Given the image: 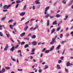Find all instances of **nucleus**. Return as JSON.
<instances>
[{"label":"nucleus","instance_id":"f257e3e1","mask_svg":"<svg viewBox=\"0 0 73 73\" xmlns=\"http://www.w3.org/2000/svg\"><path fill=\"white\" fill-rule=\"evenodd\" d=\"M49 9V6H48L45 8L44 14L45 15H46L44 17V18L45 19H47L48 17H49L50 16L49 14L47 13V11H48Z\"/></svg>","mask_w":73,"mask_h":73},{"label":"nucleus","instance_id":"f03ea898","mask_svg":"<svg viewBox=\"0 0 73 73\" xmlns=\"http://www.w3.org/2000/svg\"><path fill=\"white\" fill-rule=\"evenodd\" d=\"M12 6V5H5L3 7V9H8L9 8H10L11 6Z\"/></svg>","mask_w":73,"mask_h":73},{"label":"nucleus","instance_id":"7ed1b4c3","mask_svg":"<svg viewBox=\"0 0 73 73\" xmlns=\"http://www.w3.org/2000/svg\"><path fill=\"white\" fill-rule=\"evenodd\" d=\"M35 51V48H33L31 51L32 53H31V55L34 54Z\"/></svg>","mask_w":73,"mask_h":73},{"label":"nucleus","instance_id":"20e7f679","mask_svg":"<svg viewBox=\"0 0 73 73\" xmlns=\"http://www.w3.org/2000/svg\"><path fill=\"white\" fill-rule=\"evenodd\" d=\"M31 43L33 45L35 46V45H37V41H34L33 42H31Z\"/></svg>","mask_w":73,"mask_h":73},{"label":"nucleus","instance_id":"39448f33","mask_svg":"<svg viewBox=\"0 0 73 73\" xmlns=\"http://www.w3.org/2000/svg\"><path fill=\"white\" fill-rule=\"evenodd\" d=\"M40 0H36L35 2V3L36 5H37L38 4H40V2L39 1Z\"/></svg>","mask_w":73,"mask_h":73},{"label":"nucleus","instance_id":"423d86ee","mask_svg":"<svg viewBox=\"0 0 73 73\" xmlns=\"http://www.w3.org/2000/svg\"><path fill=\"white\" fill-rule=\"evenodd\" d=\"M8 48H9V46H8V45L7 44H6V46L4 48V50H8Z\"/></svg>","mask_w":73,"mask_h":73},{"label":"nucleus","instance_id":"0eeeda50","mask_svg":"<svg viewBox=\"0 0 73 73\" xmlns=\"http://www.w3.org/2000/svg\"><path fill=\"white\" fill-rule=\"evenodd\" d=\"M25 15V12H23L21 13L20 14V15L21 16H24Z\"/></svg>","mask_w":73,"mask_h":73},{"label":"nucleus","instance_id":"6e6552de","mask_svg":"<svg viewBox=\"0 0 73 73\" xmlns=\"http://www.w3.org/2000/svg\"><path fill=\"white\" fill-rule=\"evenodd\" d=\"M55 41L54 40V39H52V41L51 42H50V45H52L53 44L54 42H56V41Z\"/></svg>","mask_w":73,"mask_h":73},{"label":"nucleus","instance_id":"1a4fd4ad","mask_svg":"<svg viewBox=\"0 0 73 73\" xmlns=\"http://www.w3.org/2000/svg\"><path fill=\"white\" fill-rule=\"evenodd\" d=\"M69 62H67V66H71V65H73L72 64H70V63Z\"/></svg>","mask_w":73,"mask_h":73},{"label":"nucleus","instance_id":"9d476101","mask_svg":"<svg viewBox=\"0 0 73 73\" xmlns=\"http://www.w3.org/2000/svg\"><path fill=\"white\" fill-rule=\"evenodd\" d=\"M15 50V46H13L10 49V50L11 52H13Z\"/></svg>","mask_w":73,"mask_h":73},{"label":"nucleus","instance_id":"9b49d317","mask_svg":"<svg viewBox=\"0 0 73 73\" xmlns=\"http://www.w3.org/2000/svg\"><path fill=\"white\" fill-rule=\"evenodd\" d=\"M29 30L30 31H34L35 30L34 27H31L30 28Z\"/></svg>","mask_w":73,"mask_h":73},{"label":"nucleus","instance_id":"f8f14e48","mask_svg":"<svg viewBox=\"0 0 73 73\" xmlns=\"http://www.w3.org/2000/svg\"><path fill=\"white\" fill-rule=\"evenodd\" d=\"M56 31V29H53L51 31V34H53Z\"/></svg>","mask_w":73,"mask_h":73},{"label":"nucleus","instance_id":"ddd939ff","mask_svg":"<svg viewBox=\"0 0 73 73\" xmlns=\"http://www.w3.org/2000/svg\"><path fill=\"white\" fill-rule=\"evenodd\" d=\"M28 26H26L25 27V28L24 29V30L25 31H26L27 29H28Z\"/></svg>","mask_w":73,"mask_h":73},{"label":"nucleus","instance_id":"4468645a","mask_svg":"<svg viewBox=\"0 0 73 73\" xmlns=\"http://www.w3.org/2000/svg\"><path fill=\"white\" fill-rule=\"evenodd\" d=\"M50 23L49 20H47V26H49V25L50 24V23Z\"/></svg>","mask_w":73,"mask_h":73},{"label":"nucleus","instance_id":"2eb2a0df","mask_svg":"<svg viewBox=\"0 0 73 73\" xmlns=\"http://www.w3.org/2000/svg\"><path fill=\"white\" fill-rule=\"evenodd\" d=\"M31 38H32V39H35V38H36V35H34L33 36H31Z\"/></svg>","mask_w":73,"mask_h":73},{"label":"nucleus","instance_id":"dca6fc26","mask_svg":"<svg viewBox=\"0 0 73 73\" xmlns=\"http://www.w3.org/2000/svg\"><path fill=\"white\" fill-rule=\"evenodd\" d=\"M61 17V15H59V14H56V17H57V18H58V17Z\"/></svg>","mask_w":73,"mask_h":73},{"label":"nucleus","instance_id":"f3484780","mask_svg":"<svg viewBox=\"0 0 73 73\" xmlns=\"http://www.w3.org/2000/svg\"><path fill=\"white\" fill-rule=\"evenodd\" d=\"M61 47V45L60 44L57 47H56V50H58L60 49V48Z\"/></svg>","mask_w":73,"mask_h":73},{"label":"nucleus","instance_id":"a211bd4d","mask_svg":"<svg viewBox=\"0 0 73 73\" xmlns=\"http://www.w3.org/2000/svg\"><path fill=\"white\" fill-rule=\"evenodd\" d=\"M50 51V50H47L44 51L45 53H49V52Z\"/></svg>","mask_w":73,"mask_h":73},{"label":"nucleus","instance_id":"6ab92c4d","mask_svg":"<svg viewBox=\"0 0 73 73\" xmlns=\"http://www.w3.org/2000/svg\"><path fill=\"white\" fill-rule=\"evenodd\" d=\"M57 24V21H54L52 24V25H56Z\"/></svg>","mask_w":73,"mask_h":73},{"label":"nucleus","instance_id":"aec40b11","mask_svg":"<svg viewBox=\"0 0 73 73\" xmlns=\"http://www.w3.org/2000/svg\"><path fill=\"white\" fill-rule=\"evenodd\" d=\"M25 35V33H23L20 35V36L21 37H23V36H24Z\"/></svg>","mask_w":73,"mask_h":73},{"label":"nucleus","instance_id":"412c9836","mask_svg":"<svg viewBox=\"0 0 73 73\" xmlns=\"http://www.w3.org/2000/svg\"><path fill=\"white\" fill-rule=\"evenodd\" d=\"M6 18V17H4L2 18L1 19V21H4V20Z\"/></svg>","mask_w":73,"mask_h":73},{"label":"nucleus","instance_id":"4be33fe9","mask_svg":"<svg viewBox=\"0 0 73 73\" xmlns=\"http://www.w3.org/2000/svg\"><path fill=\"white\" fill-rule=\"evenodd\" d=\"M54 48V46H52V47L50 49V51H52V50H53Z\"/></svg>","mask_w":73,"mask_h":73},{"label":"nucleus","instance_id":"5701e85b","mask_svg":"<svg viewBox=\"0 0 73 73\" xmlns=\"http://www.w3.org/2000/svg\"><path fill=\"white\" fill-rule=\"evenodd\" d=\"M68 15H66L65 17V19H63L64 20H67L68 18Z\"/></svg>","mask_w":73,"mask_h":73},{"label":"nucleus","instance_id":"b1692460","mask_svg":"<svg viewBox=\"0 0 73 73\" xmlns=\"http://www.w3.org/2000/svg\"><path fill=\"white\" fill-rule=\"evenodd\" d=\"M29 46V44H27L25 45L24 46L25 48H28Z\"/></svg>","mask_w":73,"mask_h":73},{"label":"nucleus","instance_id":"393cba45","mask_svg":"<svg viewBox=\"0 0 73 73\" xmlns=\"http://www.w3.org/2000/svg\"><path fill=\"white\" fill-rule=\"evenodd\" d=\"M62 3L63 4H66V1H65V0H63L62 1Z\"/></svg>","mask_w":73,"mask_h":73},{"label":"nucleus","instance_id":"a878e982","mask_svg":"<svg viewBox=\"0 0 73 73\" xmlns=\"http://www.w3.org/2000/svg\"><path fill=\"white\" fill-rule=\"evenodd\" d=\"M57 68L58 69H61V67H60L58 64H57Z\"/></svg>","mask_w":73,"mask_h":73},{"label":"nucleus","instance_id":"bb28decb","mask_svg":"<svg viewBox=\"0 0 73 73\" xmlns=\"http://www.w3.org/2000/svg\"><path fill=\"white\" fill-rule=\"evenodd\" d=\"M17 4H18L19 3H20L21 1L20 0H17L16 1Z\"/></svg>","mask_w":73,"mask_h":73},{"label":"nucleus","instance_id":"cd10ccee","mask_svg":"<svg viewBox=\"0 0 73 73\" xmlns=\"http://www.w3.org/2000/svg\"><path fill=\"white\" fill-rule=\"evenodd\" d=\"M27 8V5H25L23 8V10H25Z\"/></svg>","mask_w":73,"mask_h":73},{"label":"nucleus","instance_id":"c85d7f7f","mask_svg":"<svg viewBox=\"0 0 73 73\" xmlns=\"http://www.w3.org/2000/svg\"><path fill=\"white\" fill-rule=\"evenodd\" d=\"M48 68V66L47 65H46L45 66V68H44V69H46Z\"/></svg>","mask_w":73,"mask_h":73},{"label":"nucleus","instance_id":"c756f323","mask_svg":"<svg viewBox=\"0 0 73 73\" xmlns=\"http://www.w3.org/2000/svg\"><path fill=\"white\" fill-rule=\"evenodd\" d=\"M5 69L6 70H9V69H10V68L8 67H6L5 68Z\"/></svg>","mask_w":73,"mask_h":73},{"label":"nucleus","instance_id":"7c9ffc66","mask_svg":"<svg viewBox=\"0 0 73 73\" xmlns=\"http://www.w3.org/2000/svg\"><path fill=\"white\" fill-rule=\"evenodd\" d=\"M2 70L3 72V73H4V72H5V68H2Z\"/></svg>","mask_w":73,"mask_h":73},{"label":"nucleus","instance_id":"2f4dec72","mask_svg":"<svg viewBox=\"0 0 73 73\" xmlns=\"http://www.w3.org/2000/svg\"><path fill=\"white\" fill-rule=\"evenodd\" d=\"M11 59L13 61H16V60L12 58V56H11Z\"/></svg>","mask_w":73,"mask_h":73},{"label":"nucleus","instance_id":"473e14b6","mask_svg":"<svg viewBox=\"0 0 73 73\" xmlns=\"http://www.w3.org/2000/svg\"><path fill=\"white\" fill-rule=\"evenodd\" d=\"M9 27L11 29H12L13 28H12V27H13V25H9Z\"/></svg>","mask_w":73,"mask_h":73},{"label":"nucleus","instance_id":"72a5a7b5","mask_svg":"<svg viewBox=\"0 0 73 73\" xmlns=\"http://www.w3.org/2000/svg\"><path fill=\"white\" fill-rule=\"evenodd\" d=\"M13 19H11L8 21V23H12V22H13Z\"/></svg>","mask_w":73,"mask_h":73},{"label":"nucleus","instance_id":"f704fd0d","mask_svg":"<svg viewBox=\"0 0 73 73\" xmlns=\"http://www.w3.org/2000/svg\"><path fill=\"white\" fill-rule=\"evenodd\" d=\"M25 40H28V41H29V38L28 37L25 38Z\"/></svg>","mask_w":73,"mask_h":73},{"label":"nucleus","instance_id":"c9c22d12","mask_svg":"<svg viewBox=\"0 0 73 73\" xmlns=\"http://www.w3.org/2000/svg\"><path fill=\"white\" fill-rule=\"evenodd\" d=\"M61 29V27H59L57 29L56 31H60V29Z\"/></svg>","mask_w":73,"mask_h":73},{"label":"nucleus","instance_id":"e433bc0d","mask_svg":"<svg viewBox=\"0 0 73 73\" xmlns=\"http://www.w3.org/2000/svg\"><path fill=\"white\" fill-rule=\"evenodd\" d=\"M29 21H28L26 22L25 23V25H28V24L29 23Z\"/></svg>","mask_w":73,"mask_h":73},{"label":"nucleus","instance_id":"4c0bfd02","mask_svg":"<svg viewBox=\"0 0 73 73\" xmlns=\"http://www.w3.org/2000/svg\"><path fill=\"white\" fill-rule=\"evenodd\" d=\"M19 46V45L18 44H17L15 47V48L16 49H17V48H18Z\"/></svg>","mask_w":73,"mask_h":73},{"label":"nucleus","instance_id":"58836bf2","mask_svg":"<svg viewBox=\"0 0 73 73\" xmlns=\"http://www.w3.org/2000/svg\"><path fill=\"white\" fill-rule=\"evenodd\" d=\"M4 25H0V30H2V27H3Z\"/></svg>","mask_w":73,"mask_h":73},{"label":"nucleus","instance_id":"ea45409f","mask_svg":"<svg viewBox=\"0 0 73 73\" xmlns=\"http://www.w3.org/2000/svg\"><path fill=\"white\" fill-rule=\"evenodd\" d=\"M42 70L41 69H39V73H41V72H42Z\"/></svg>","mask_w":73,"mask_h":73},{"label":"nucleus","instance_id":"a19ab883","mask_svg":"<svg viewBox=\"0 0 73 73\" xmlns=\"http://www.w3.org/2000/svg\"><path fill=\"white\" fill-rule=\"evenodd\" d=\"M65 71L67 73H68L69 72V71H68V69H66V68H65Z\"/></svg>","mask_w":73,"mask_h":73},{"label":"nucleus","instance_id":"79ce46f5","mask_svg":"<svg viewBox=\"0 0 73 73\" xmlns=\"http://www.w3.org/2000/svg\"><path fill=\"white\" fill-rule=\"evenodd\" d=\"M33 10H35V9H36V7H35V6L34 5H33Z\"/></svg>","mask_w":73,"mask_h":73},{"label":"nucleus","instance_id":"37998d69","mask_svg":"<svg viewBox=\"0 0 73 73\" xmlns=\"http://www.w3.org/2000/svg\"><path fill=\"white\" fill-rule=\"evenodd\" d=\"M60 38H62V37H63V35L62 34H60Z\"/></svg>","mask_w":73,"mask_h":73},{"label":"nucleus","instance_id":"c03bdc74","mask_svg":"<svg viewBox=\"0 0 73 73\" xmlns=\"http://www.w3.org/2000/svg\"><path fill=\"white\" fill-rule=\"evenodd\" d=\"M38 28V26H35V27H34L35 30V29H36L37 28Z\"/></svg>","mask_w":73,"mask_h":73},{"label":"nucleus","instance_id":"a18cd8bd","mask_svg":"<svg viewBox=\"0 0 73 73\" xmlns=\"http://www.w3.org/2000/svg\"><path fill=\"white\" fill-rule=\"evenodd\" d=\"M18 53H21V50H19L18 51Z\"/></svg>","mask_w":73,"mask_h":73},{"label":"nucleus","instance_id":"49530a36","mask_svg":"<svg viewBox=\"0 0 73 73\" xmlns=\"http://www.w3.org/2000/svg\"><path fill=\"white\" fill-rule=\"evenodd\" d=\"M6 35H7V38H9V35L8 34H6Z\"/></svg>","mask_w":73,"mask_h":73},{"label":"nucleus","instance_id":"de8ad7c7","mask_svg":"<svg viewBox=\"0 0 73 73\" xmlns=\"http://www.w3.org/2000/svg\"><path fill=\"white\" fill-rule=\"evenodd\" d=\"M57 35H56V36L55 37V38H52V39H53V40H55L56 38H57Z\"/></svg>","mask_w":73,"mask_h":73},{"label":"nucleus","instance_id":"09e8293b","mask_svg":"<svg viewBox=\"0 0 73 73\" xmlns=\"http://www.w3.org/2000/svg\"><path fill=\"white\" fill-rule=\"evenodd\" d=\"M61 62H62V60H59L58 61V63L59 64H60Z\"/></svg>","mask_w":73,"mask_h":73},{"label":"nucleus","instance_id":"8fccbe9b","mask_svg":"<svg viewBox=\"0 0 73 73\" xmlns=\"http://www.w3.org/2000/svg\"><path fill=\"white\" fill-rule=\"evenodd\" d=\"M18 70L19 71V72H21L23 70L22 69H18Z\"/></svg>","mask_w":73,"mask_h":73},{"label":"nucleus","instance_id":"3c124183","mask_svg":"<svg viewBox=\"0 0 73 73\" xmlns=\"http://www.w3.org/2000/svg\"><path fill=\"white\" fill-rule=\"evenodd\" d=\"M3 33H2L0 32V36H3Z\"/></svg>","mask_w":73,"mask_h":73},{"label":"nucleus","instance_id":"603ef678","mask_svg":"<svg viewBox=\"0 0 73 73\" xmlns=\"http://www.w3.org/2000/svg\"><path fill=\"white\" fill-rule=\"evenodd\" d=\"M50 19H52V18H54V16H50Z\"/></svg>","mask_w":73,"mask_h":73},{"label":"nucleus","instance_id":"864d4df0","mask_svg":"<svg viewBox=\"0 0 73 73\" xmlns=\"http://www.w3.org/2000/svg\"><path fill=\"white\" fill-rule=\"evenodd\" d=\"M19 5V4H17L16 5V6L15 7L16 8H17V7H18V6Z\"/></svg>","mask_w":73,"mask_h":73},{"label":"nucleus","instance_id":"5fc2aeb1","mask_svg":"<svg viewBox=\"0 0 73 73\" xmlns=\"http://www.w3.org/2000/svg\"><path fill=\"white\" fill-rule=\"evenodd\" d=\"M7 11H8L7 10L5 9V10H3V12H7Z\"/></svg>","mask_w":73,"mask_h":73},{"label":"nucleus","instance_id":"6e6d98bb","mask_svg":"<svg viewBox=\"0 0 73 73\" xmlns=\"http://www.w3.org/2000/svg\"><path fill=\"white\" fill-rule=\"evenodd\" d=\"M50 13L51 14L53 13H54V11L52 10H51L50 11Z\"/></svg>","mask_w":73,"mask_h":73},{"label":"nucleus","instance_id":"4d7b16f0","mask_svg":"<svg viewBox=\"0 0 73 73\" xmlns=\"http://www.w3.org/2000/svg\"><path fill=\"white\" fill-rule=\"evenodd\" d=\"M69 36V33H68L66 34V37H68V36Z\"/></svg>","mask_w":73,"mask_h":73},{"label":"nucleus","instance_id":"13d9d810","mask_svg":"<svg viewBox=\"0 0 73 73\" xmlns=\"http://www.w3.org/2000/svg\"><path fill=\"white\" fill-rule=\"evenodd\" d=\"M33 20H35V19H31V20L30 21V22H32V21H33Z\"/></svg>","mask_w":73,"mask_h":73},{"label":"nucleus","instance_id":"bf43d9fd","mask_svg":"<svg viewBox=\"0 0 73 73\" xmlns=\"http://www.w3.org/2000/svg\"><path fill=\"white\" fill-rule=\"evenodd\" d=\"M73 2V0H72L71 1L70 3V5H71V4H72Z\"/></svg>","mask_w":73,"mask_h":73},{"label":"nucleus","instance_id":"052dcab7","mask_svg":"<svg viewBox=\"0 0 73 73\" xmlns=\"http://www.w3.org/2000/svg\"><path fill=\"white\" fill-rule=\"evenodd\" d=\"M25 44V42H21V45H23V44Z\"/></svg>","mask_w":73,"mask_h":73},{"label":"nucleus","instance_id":"680f3d73","mask_svg":"<svg viewBox=\"0 0 73 73\" xmlns=\"http://www.w3.org/2000/svg\"><path fill=\"white\" fill-rule=\"evenodd\" d=\"M70 35H71V36H73V31H72L71 33H70Z\"/></svg>","mask_w":73,"mask_h":73},{"label":"nucleus","instance_id":"e2e57ef3","mask_svg":"<svg viewBox=\"0 0 73 73\" xmlns=\"http://www.w3.org/2000/svg\"><path fill=\"white\" fill-rule=\"evenodd\" d=\"M25 19V18L24 17H23L22 18L21 20V21H22L23 20H24Z\"/></svg>","mask_w":73,"mask_h":73},{"label":"nucleus","instance_id":"0e129e2a","mask_svg":"<svg viewBox=\"0 0 73 73\" xmlns=\"http://www.w3.org/2000/svg\"><path fill=\"white\" fill-rule=\"evenodd\" d=\"M65 42H66L65 41H62L61 42V44H63Z\"/></svg>","mask_w":73,"mask_h":73},{"label":"nucleus","instance_id":"69168bd1","mask_svg":"<svg viewBox=\"0 0 73 73\" xmlns=\"http://www.w3.org/2000/svg\"><path fill=\"white\" fill-rule=\"evenodd\" d=\"M63 58H64V56H62L60 58V60H63Z\"/></svg>","mask_w":73,"mask_h":73},{"label":"nucleus","instance_id":"338daca9","mask_svg":"<svg viewBox=\"0 0 73 73\" xmlns=\"http://www.w3.org/2000/svg\"><path fill=\"white\" fill-rule=\"evenodd\" d=\"M46 50V48H44L43 49H42V52H44V51H45V50Z\"/></svg>","mask_w":73,"mask_h":73},{"label":"nucleus","instance_id":"774afa93","mask_svg":"<svg viewBox=\"0 0 73 73\" xmlns=\"http://www.w3.org/2000/svg\"><path fill=\"white\" fill-rule=\"evenodd\" d=\"M10 40L13 42H14V41L12 40V39L11 38H10Z\"/></svg>","mask_w":73,"mask_h":73}]
</instances>
